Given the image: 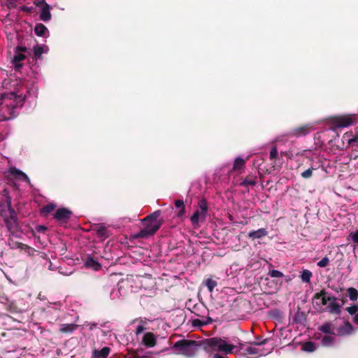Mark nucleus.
<instances>
[{
	"label": "nucleus",
	"mask_w": 358,
	"mask_h": 358,
	"mask_svg": "<svg viewBox=\"0 0 358 358\" xmlns=\"http://www.w3.org/2000/svg\"><path fill=\"white\" fill-rule=\"evenodd\" d=\"M160 214L161 212L157 210L144 218L143 222L145 224V227L136 235V237L145 238L154 234L160 228L162 224V222L158 220Z\"/></svg>",
	"instance_id": "1"
},
{
	"label": "nucleus",
	"mask_w": 358,
	"mask_h": 358,
	"mask_svg": "<svg viewBox=\"0 0 358 358\" xmlns=\"http://www.w3.org/2000/svg\"><path fill=\"white\" fill-rule=\"evenodd\" d=\"M315 303L321 308L325 306V309L331 313L339 315L343 303L337 301L336 298L330 296L324 292H321L315 296Z\"/></svg>",
	"instance_id": "2"
},
{
	"label": "nucleus",
	"mask_w": 358,
	"mask_h": 358,
	"mask_svg": "<svg viewBox=\"0 0 358 358\" xmlns=\"http://www.w3.org/2000/svg\"><path fill=\"white\" fill-rule=\"evenodd\" d=\"M204 347L208 352H220L224 355L231 353L236 348L225 340L217 337L207 339L204 343Z\"/></svg>",
	"instance_id": "3"
},
{
	"label": "nucleus",
	"mask_w": 358,
	"mask_h": 358,
	"mask_svg": "<svg viewBox=\"0 0 358 358\" xmlns=\"http://www.w3.org/2000/svg\"><path fill=\"white\" fill-rule=\"evenodd\" d=\"M173 350L178 354L192 357L197 352L198 345L194 341L182 340L173 345Z\"/></svg>",
	"instance_id": "4"
},
{
	"label": "nucleus",
	"mask_w": 358,
	"mask_h": 358,
	"mask_svg": "<svg viewBox=\"0 0 358 358\" xmlns=\"http://www.w3.org/2000/svg\"><path fill=\"white\" fill-rule=\"evenodd\" d=\"M266 343V340L260 343H255L245 348L241 346V348L245 351V355H250L252 358H257L261 356H266L273 350L272 347L264 348L263 345Z\"/></svg>",
	"instance_id": "5"
},
{
	"label": "nucleus",
	"mask_w": 358,
	"mask_h": 358,
	"mask_svg": "<svg viewBox=\"0 0 358 358\" xmlns=\"http://www.w3.org/2000/svg\"><path fill=\"white\" fill-rule=\"evenodd\" d=\"M357 122L356 115H344L334 116L331 118L332 129L350 127Z\"/></svg>",
	"instance_id": "6"
},
{
	"label": "nucleus",
	"mask_w": 358,
	"mask_h": 358,
	"mask_svg": "<svg viewBox=\"0 0 358 358\" xmlns=\"http://www.w3.org/2000/svg\"><path fill=\"white\" fill-rule=\"evenodd\" d=\"M1 216L3 218V222L8 231L12 234L15 235L20 231L19 220L17 218V213H7L6 211L1 213Z\"/></svg>",
	"instance_id": "7"
},
{
	"label": "nucleus",
	"mask_w": 358,
	"mask_h": 358,
	"mask_svg": "<svg viewBox=\"0 0 358 358\" xmlns=\"http://www.w3.org/2000/svg\"><path fill=\"white\" fill-rule=\"evenodd\" d=\"M208 212L207 203L205 200H201L199 202V209L196 210L192 215L190 220L194 227L199 226L200 221H204Z\"/></svg>",
	"instance_id": "8"
},
{
	"label": "nucleus",
	"mask_w": 358,
	"mask_h": 358,
	"mask_svg": "<svg viewBox=\"0 0 358 358\" xmlns=\"http://www.w3.org/2000/svg\"><path fill=\"white\" fill-rule=\"evenodd\" d=\"M72 214L73 213L68 208H60L56 210L53 215V217L57 221V222L64 224L68 222Z\"/></svg>",
	"instance_id": "9"
},
{
	"label": "nucleus",
	"mask_w": 358,
	"mask_h": 358,
	"mask_svg": "<svg viewBox=\"0 0 358 358\" xmlns=\"http://www.w3.org/2000/svg\"><path fill=\"white\" fill-rule=\"evenodd\" d=\"M353 331V327L349 322H343L336 331L334 334L340 336H344L350 334Z\"/></svg>",
	"instance_id": "10"
},
{
	"label": "nucleus",
	"mask_w": 358,
	"mask_h": 358,
	"mask_svg": "<svg viewBox=\"0 0 358 358\" xmlns=\"http://www.w3.org/2000/svg\"><path fill=\"white\" fill-rule=\"evenodd\" d=\"M8 173L11 176H14V178L15 179H17V180H20L22 181H24L27 182H30L29 177L24 172H22V171H20V169H17V168H15L14 166L10 167L8 169Z\"/></svg>",
	"instance_id": "11"
},
{
	"label": "nucleus",
	"mask_w": 358,
	"mask_h": 358,
	"mask_svg": "<svg viewBox=\"0 0 358 358\" xmlns=\"http://www.w3.org/2000/svg\"><path fill=\"white\" fill-rule=\"evenodd\" d=\"M91 231H96L97 235L103 239L108 238L110 235V232L108 229L102 224H95L93 227L91 226Z\"/></svg>",
	"instance_id": "12"
},
{
	"label": "nucleus",
	"mask_w": 358,
	"mask_h": 358,
	"mask_svg": "<svg viewBox=\"0 0 358 358\" xmlns=\"http://www.w3.org/2000/svg\"><path fill=\"white\" fill-rule=\"evenodd\" d=\"M157 343V338L154 334L151 332H147L144 334L142 343L147 348H153Z\"/></svg>",
	"instance_id": "13"
},
{
	"label": "nucleus",
	"mask_w": 358,
	"mask_h": 358,
	"mask_svg": "<svg viewBox=\"0 0 358 358\" xmlns=\"http://www.w3.org/2000/svg\"><path fill=\"white\" fill-rule=\"evenodd\" d=\"M343 138L348 141L349 145L354 146L358 143V131L355 134L352 131L346 132Z\"/></svg>",
	"instance_id": "14"
},
{
	"label": "nucleus",
	"mask_w": 358,
	"mask_h": 358,
	"mask_svg": "<svg viewBox=\"0 0 358 358\" xmlns=\"http://www.w3.org/2000/svg\"><path fill=\"white\" fill-rule=\"evenodd\" d=\"M268 231L264 228H261L255 231H251L248 233V236L253 240L259 239L267 236Z\"/></svg>",
	"instance_id": "15"
},
{
	"label": "nucleus",
	"mask_w": 358,
	"mask_h": 358,
	"mask_svg": "<svg viewBox=\"0 0 358 358\" xmlns=\"http://www.w3.org/2000/svg\"><path fill=\"white\" fill-rule=\"evenodd\" d=\"M52 15L50 11V6L45 3V6L41 8L40 20L43 22H48L51 20Z\"/></svg>",
	"instance_id": "16"
},
{
	"label": "nucleus",
	"mask_w": 358,
	"mask_h": 358,
	"mask_svg": "<svg viewBox=\"0 0 358 358\" xmlns=\"http://www.w3.org/2000/svg\"><path fill=\"white\" fill-rule=\"evenodd\" d=\"M310 130L311 127L308 125L300 127L294 129L292 132V135L296 137L305 136L308 134Z\"/></svg>",
	"instance_id": "17"
},
{
	"label": "nucleus",
	"mask_w": 358,
	"mask_h": 358,
	"mask_svg": "<svg viewBox=\"0 0 358 358\" xmlns=\"http://www.w3.org/2000/svg\"><path fill=\"white\" fill-rule=\"evenodd\" d=\"M110 349L108 347H104L101 350H94L93 351V358H107Z\"/></svg>",
	"instance_id": "18"
},
{
	"label": "nucleus",
	"mask_w": 358,
	"mask_h": 358,
	"mask_svg": "<svg viewBox=\"0 0 358 358\" xmlns=\"http://www.w3.org/2000/svg\"><path fill=\"white\" fill-rule=\"evenodd\" d=\"M3 99H13V100H20L22 101L24 99L22 97V94L17 95L15 92H11L8 93H1L0 94V100Z\"/></svg>",
	"instance_id": "19"
},
{
	"label": "nucleus",
	"mask_w": 358,
	"mask_h": 358,
	"mask_svg": "<svg viewBox=\"0 0 358 358\" xmlns=\"http://www.w3.org/2000/svg\"><path fill=\"white\" fill-rule=\"evenodd\" d=\"M77 325L74 324H62L59 328V332L62 334H71L72 333L76 328Z\"/></svg>",
	"instance_id": "20"
},
{
	"label": "nucleus",
	"mask_w": 358,
	"mask_h": 358,
	"mask_svg": "<svg viewBox=\"0 0 358 358\" xmlns=\"http://www.w3.org/2000/svg\"><path fill=\"white\" fill-rule=\"evenodd\" d=\"M48 32L47 27L42 23H37L34 27V33L38 36H44Z\"/></svg>",
	"instance_id": "21"
},
{
	"label": "nucleus",
	"mask_w": 358,
	"mask_h": 358,
	"mask_svg": "<svg viewBox=\"0 0 358 358\" xmlns=\"http://www.w3.org/2000/svg\"><path fill=\"white\" fill-rule=\"evenodd\" d=\"M56 208V205L55 203H48L43 206L41 210V215L43 217H47L48 214L52 213Z\"/></svg>",
	"instance_id": "22"
},
{
	"label": "nucleus",
	"mask_w": 358,
	"mask_h": 358,
	"mask_svg": "<svg viewBox=\"0 0 358 358\" xmlns=\"http://www.w3.org/2000/svg\"><path fill=\"white\" fill-rule=\"evenodd\" d=\"M334 343V336L331 334H327L322 338V344L325 347L332 346Z\"/></svg>",
	"instance_id": "23"
},
{
	"label": "nucleus",
	"mask_w": 358,
	"mask_h": 358,
	"mask_svg": "<svg viewBox=\"0 0 358 358\" xmlns=\"http://www.w3.org/2000/svg\"><path fill=\"white\" fill-rule=\"evenodd\" d=\"M245 160L241 158L237 157L234 163L233 169L236 171H239L242 170L245 167Z\"/></svg>",
	"instance_id": "24"
},
{
	"label": "nucleus",
	"mask_w": 358,
	"mask_h": 358,
	"mask_svg": "<svg viewBox=\"0 0 358 358\" xmlns=\"http://www.w3.org/2000/svg\"><path fill=\"white\" fill-rule=\"evenodd\" d=\"M5 305L6 306V309L12 313H16L20 312L19 308L13 301L9 300L8 302H7V303H6Z\"/></svg>",
	"instance_id": "25"
},
{
	"label": "nucleus",
	"mask_w": 358,
	"mask_h": 358,
	"mask_svg": "<svg viewBox=\"0 0 358 358\" xmlns=\"http://www.w3.org/2000/svg\"><path fill=\"white\" fill-rule=\"evenodd\" d=\"M312 275L313 274L310 271L305 269L301 274V280L303 282H309Z\"/></svg>",
	"instance_id": "26"
},
{
	"label": "nucleus",
	"mask_w": 358,
	"mask_h": 358,
	"mask_svg": "<svg viewBox=\"0 0 358 358\" xmlns=\"http://www.w3.org/2000/svg\"><path fill=\"white\" fill-rule=\"evenodd\" d=\"M348 294L351 301H356L358 299V291L353 287L348 289Z\"/></svg>",
	"instance_id": "27"
},
{
	"label": "nucleus",
	"mask_w": 358,
	"mask_h": 358,
	"mask_svg": "<svg viewBox=\"0 0 358 358\" xmlns=\"http://www.w3.org/2000/svg\"><path fill=\"white\" fill-rule=\"evenodd\" d=\"M302 349L306 352H313L315 350V345L313 342H306L303 343Z\"/></svg>",
	"instance_id": "28"
},
{
	"label": "nucleus",
	"mask_w": 358,
	"mask_h": 358,
	"mask_svg": "<svg viewBox=\"0 0 358 358\" xmlns=\"http://www.w3.org/2000/svg\"><path fill=\"white\" fill-rule=\"evenodd\" d=\"M33 52H34V56L36 58H41L42 54L43 53V48L42 46L37 45L33 48Z\"/></svg>",
	"instance_id": "29"
},
{
	"label": "nucleus",
	"mask_w": 358,
	"mask_h": 358,
	"mask_svg": "<svg viewBox=\"0 0 358 358\" xmlns=\"http://www.w3.org/2000/svg\"><path fill=\"white\" fill-rule=\"evenodd\" d=\"M15 51V55L12 59V62H20L26 58L25 55L17 51Z\"/></svg>",
	"instance_id": "30"
},
{
	"label": "nucleus",
	"mask_w": 358,
	"mask_h": 358,
	"mask_svg": "<svg viewBox=\"0 0 358 358\" xmlns=\"http://www.w3.org/2000/svg\"><path fill=\"white\" fill-rule=\"evenodd\" d=\"M315 169L313 168V167H310L306 170H305L304 171L301 172V176L303 178H305V179H308V178H310L312 177L313 176V170H315Z\"/></svg>",
	"instance_id": "31"
},
{
	"label": "nucleus",
	"mask_w": 358,
	"mask_h": 358,
	"mask_svg": "<svg viewBox=\"0 0 358 358\" xmlns=\"http://www.w3.org/2000/svg\"><path fill=\"white\" fill-rule=\"evenodd\" d=\"M206 285L207 288L208 289L209 292H213L214 288L217 286V282L212 280V279H208L206 281Z\"/></svg>",
	"instance_id": "32"
},
{
	"label": "nucleus",
	"mask_w": 358,
	"mask_h": 358,
	"mask_svg": "<svg viewBox=\"0 0 358 358\" xmlns=\"http://www.w3.org/2000/svg\"><path fill=\"white\" fill-rule=\"evenodd\" d=\"M6 206H7L8 210L6 212L7 213H13V214L14 213H16L15 210L12 206L11 199L9 196L6 198Z\"/></svg>",
	"instance_id": "33"
},
{
	"label": "nucleus",
	"mask_w": 358,
	"mask_h": 358,
	"mask_svg": "<svg viewBox=\"0 0 358 358\" xmlns=\"http://www.w3.org/2000/svg\"><path fill=\"white\" fill-rule=\"evenodd\" d=\"M319 329L322 332L324 333L325 335L330 334L329 333L331 331V326L329 324L322 325Z\"/></svg>",
	"instance_id": "34"
},
{
	"label": "nucleus",
	"mask_w": 358,
	"mask_h": 358,
	"mask_svg": "<svg viewBox=\"0 0 358 358\" xmlns=\"http://www.w3.org/2000/svg\"><path fill=\"white\" fill-rule=\"evenodd\" d=\"M241 185L244 187H248L249 185L253 186L256 185V180L251 178H246L241 183Z\"/></svg>",
	"instance_id": "35"
},
{
	"label": "nucleus",
	"mask_w": 358,
	"mask_h": 358,
	"mask_svg": "<svg viewBox=\"0 0 358 358\" xmlns=\"http://www.w3.org/2000/svg\"><path fill=\"white\" fill-rule=\"evenodd\" d=\"M175 206L178 208H182L181 212L179 213V215H182L185 213V208H184V203L182 200H176L175 201Z\"/></svg>",
	"instance_id": "36"
},
{
	"label": "nucleus",
	"mask_w": 358,
	"mask_h": 358,
	"mask_svg": "<svg viewBox=\"0 0 358 358\" xmlns=\"http://www.w3.org/2000/svg\"><path fill=\"white\" fill-rule=\"evenodd\" d=\"M329 258L327 257H324L320 261H319L317 264L320 267H325L329 264Z\"/></svg>",
	"instance_id": "37"
},
{
	"label": "nucleus",
	"mask_w": 358,
	"mask_h": 358,
	"mask_svg": "<svg viewBox=\"0 0 358 358\" xmlns=\"http://www.w3.org/2000/svg\"><path fill=\"white\" fill-rule=\"evenodd\" d=\"M269 275L273 278H281L283 276V273L278 270L270 271Z\"/></svg>",
	"instance_id": "38"
},
{
	"label": "nucleus",
	"mask_w": 358,
	"mask_h": 358,
	"mask_svg": "<svg viewBox=\"0 0 358 358\" xmlns=\"http://www.w3.org/2000/svg\"><path fill=\"white\" fill-rule=\"evenodd\" d=\"M100 268L101 264L91 257V269L98 271L100 269Z\"/></svg>",
	"instance_id": "39"
},
{
	"label": "nucleus",
	"mask_w": 358,
	"mask_h": 358,
	"mask_svg": "<svg viewBox=\"0 0 358 358\" xmlns=\"http://www.w3.org/2000/svg\"><path fill=\"white\" fill-rule=\"evenodd\" d=\"M145 327L144 323L141 321V323L136 327V334L138 335L145 330Z\"/></svg>",
	"instance_id": "40"
},
{
	"label": "nucleus",
	"mask_w": 358,
	"mask_h": 358,
	"mask_svg": "<svg viewBox=\"0 0 358 358\" xmlns=\"http://www.w3.org/2000/svg\"><path fill=\"white\" fill-rule=\"evenodd\" d=\"M278 152L277 148L275 147H273L270 152V156H269L270 159H275L278 157Z\"/></svg>",
	"instance_id": "41"
},
{
	"label": "nucleus",
	"mask_w": 358,
	"mask_h": 358,
	"mask_svg": "<svg viewBox=\"0 0 358 358\" xmlns=\"http://www.w3.org/2000/svg\"><path fill=\"white\" fill-rule=\"evenodd\" d=\"M350 236L354 243L358 244V229L354 232H352Z\"/></svg>",
	"instance_id": "42"
},
{
	"label": "nucleus",
	"mask_w": 358,
	"mask_h": 358,
	"mask_svg": "<svg viewBox=\"0 0 358 358\" xmlns=\"http://www.w3.org/2000/svg\"><path fill=\"white\" fill-rule=\"evenodd\" d=\"M347 310L348 312L350 314V315H353V314H355L357 313V311L358 310V306L355 305V306H352L350 307H348L347 308Z\"/></svg>",
	"instance_id": "43"
},
{
	"label": "nucleus",
	"mask_w": 358,
	"mask_h": 358,
	"mask_svg": "<svg viewBox=\"0 0 358 358\" xmlns=\"http://www.w3.org/2000/svg\"><path fill=\"white\" fill-rule=\"evenodd\" d=\"M34 3L36 6L40 7L41 8L45 6L46 1L45 0H35Z\"/></svg>",
	"instance_id": "44"
},
{
	"label": "nucleus",
	"mask_w": 358,
	"mask_h": 358,
	"mask_svg": "<svg viewBox=\"0 0 358 358\" xmlns=\"http://www.w3.org/2000/svg\"><path fill=\"white\" fill-rule=\"evenodd\" d=\"M8 301H9V299L5 295V294L0 292V302L3 303V304H6V303H7V302H8Z\"/></svg>",
	"instance_id": "45"
},
{
	"label": "nucleus",
	"mask_w": 358,
	"mask_h": 358,
	"mask_svg": "<svg viewBox=\"0 0 358 358\" xmlns=\"http://www.w3.org/2000/svg\"><path fill=\"white\" fill-rule=\"evenodd\" d=\"M36 230L39 233H45L47 231V227L43 225H38Z\"/></svg>",
	"instance_id": "46"
},
{
	"label": "nucleus",
	"mask_w": 358,
	"mask_h": 358,
	"mask_svg": "<svg viewBox=\"0 0 358 358\" xmlns=\"http://www.w3.org/2000/svg\"><path fill=\"white\" fill-rule=\"evenodd\" d=\"M208 323V322H202V321H201L199 320H195L193 321V324H194V326H199V327H201V326H203V325H205V324H206Z\"/></svg>",
	"instance_id": "47"
},
{
	"label": "nucleus",
	"mask_w": 358,
	"mask_h": 358,
	"mask_svg": "<svg viewBox=\"0 0 358 358\" xmlns=\"http://www.w3.org/2000/svg\"><path fill=\"white\" fill-rule=\"evenodd\" d=\"M15 51H17L18 52H21V53H23V52H27V47L25 46H17L15 48Z\"/></svg>",
	"instance_id": "48"
},
{
	"label": "nucleus",
	"mask_w": 358,
	"mask_h": 358,
	"mask_svg": "<svg viewBox=\"0 0 358 358\" xmlns=\"http://www.w3.org/2000/svg\"><path fill=\"white\" fill-rule=\"evenodd\" d=\"M20 10L26 13H31L34 10V7H27L26 6H22L20 7Z\"/></svg>",
	"instance_id": "49"
},
{
	"label": "nucleus",
	"mask_w": 358,
	"mask_h": 358,
	"mask_svg": "<svg viewBox=\"0 0 358 358\" xmlns=\"http://www.w3.org/2000/svg\"><path fill=\"white\" fill-rule=\"evenodd\" d=\"M15 66V69H20L22 67V64L20 62H13Z\"/></svg>",
	"instance_id": "50"
},
{
	"label": "nucleus",
	"mask_w": 358,
	"mask_h": 358,
	"mask_svg": "<svg viewBox=\"0 0 358 358\" xmlns=\"http://www.w3.org/2000/svg\"><path fill=\"white\" fill-rule=\"evenodd\" d=\"M85 266L86 268H89L90 267V256H87L85 259Z\"/></svg>",
	"instance_id": "51"
},
{
	"label": "nucleus",
	"mask_w": 358,
	"mask_h": 358,
	"mask_svg": "<svg viewBox=\"0 0 358 358\" xmlns=\"http://www.w3.org/2000/svg\"><path fill=\"white\" fill-rule=\"evenodd\" d=\"M353 321L355 324H358V313L354 316Z\"/></svg>",
	"instance_id": "52"
},
{
	"label": "nucleus",
	"mask_w": 358,
	"mask_h": 358,
	"mask_svg": "<svg viewBox=\"0 0 358 358\" xmlns=\"http://www.w3.org/2000/svg\"><path fill=\"white\" fill-rule=\"evenodd\" d=\"M213 358H227V357H223V356H221V355H220L219 354H215V355H213Z\"/></svg>",
	"instance_id": "53"
},
{
	"label": "nucleus",
	"mask_w": 358,
	"mask_h": 358,
	"mask_svg": "<svg viewBox=\"0 0 358 358\" xmlns=\"http://www.w3.org/2000/svg\"><path fill=\"white\" fill-rule=\"evenodd\" d=\"M138 358H152L150 355H144L143 356H141V357H138Z\"/></svg>",
	"instance_id": "54"
},
{
	"label": "nucleus",
	"mask_w": 358,
	"mask_h": 358,
	"mask_svg": "<svg viewBox=\"0 0 358 358\" xmlns=\"http://www.w3.org/2000/svg\"><path fill=\"white\" fill-rule=\"evenodd\" d=\"M24 245H24L23 243H20V246H19V248H22V246H24Z\"/></svg>",
	"instance_id": "55"
}]
</instances>
